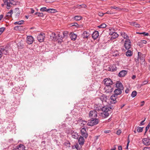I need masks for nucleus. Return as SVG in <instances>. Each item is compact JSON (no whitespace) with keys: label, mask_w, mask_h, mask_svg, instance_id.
I'll return each mask as SVG.
<instances>
[{"label":"nucleus","mask_w":150,"mask_h":150,"mask_svg":"<svg viewBox=\"0 0 150 150\" xmlns=\"http://www.w3.org/2000/svg\"><path fill=\"white\" fill-rule=\"evenodd\" d=\"M147 43V41L145 40H141V42H140V44H139V45L141 46H142V44H146Z\"/></svg>","instance_id":"nucleus-44"},{"label":"nucleus","mask_w":150,"mask_h":150,"mask_svg":"<svg viewBox=\"0 0 150 150\" xmlns=\"http://www.w3.org/2000/svg\"><path fill=\"white\" fill-rule=\"evenodd\" d=\"M57 132V130L55 129H52L51 130L50 132V133L52 134L51 136L52 138L55 137V138H56V137L57 136L55 134H56Z\"/></svg>","instance_id":"nucleus-23"},{"label":"nucleus","mask_w":150,"mask_h":150,"mask_svg":"<svg viewBox=\"0 0 150 150\" xmlns=\"http://www.w3.org/2000/svg\"><path fill=\"white\" fill-rule=\"evenodd\" d=\"M82 18V17L81 16H75L74 18V20H75L77 21H79Z\"/></svg>","instance_id":"nucleus-38"},{"label":"nucleus","mask_w":150,"mask_h":150,"mask_svg":"<svg viewBox=\"0 0 150 150\" xmlns=\"http://www.w3.org/2000/svg\"><path fill=\"white\" fill-rule=\"evenodd\" d=\"M86 7V6L85 4H82L81 5H78L76 6V8L80 9L81 8H85Z\"/></svg>","instance_id":"nucleus-35"},{"label":"nucleus","mask_w":150,"mask_h":150,"mask_svg":"<svg viewBox=\"0 0 150 150\" xmlns=\"http://www.w3.org/2000/svg\"><path fill=\"white\" fill-rule=\"evenodd\" d=\"M98 36L99 33L98 31H95L92 34V37L94 40L96 39Z\"/></svg>","instance_id":"nucleus-22"},{"label":"nucleus","mask_w":150,"mask_h":150,"mask_svg":"<svg viewBox=\"0 0 150 150\" xmlns=\"http://www.w3.org/2000/svg\"><path fill=\"white\" fill-rule=\"evenodd\" d=\"M96 99H100L103 102V100H106L107 99V96L103 95L100 98H97Z\"/></svg>","instance_id":"nucleus-34"},{"label":"nucleus","mask_w":150,"mask_h":150,"mask_svg":"<svg viewBox=\"0 0 150 150\" xmlns=\"http://www.w3.org/2000/svg\"><path fill=\"white\" fill-rule=\"evenodd\" d=\"M79 134L77 133L76 132H75L74 133H73L71 135V137L72 138L75 139H77L79 138Z\"/></svg>","instance_id":"nucleus-30"},{"label":"nucleus","mask_w":150,"mask_h":150,"mask_svg":"<svg viewBox=\"0 0 150 150\" xmlns=\"http://www.w3.org/2000/svg\"><path fill=\"white\" fill-rule=\"evenodd\" d=\"M5 4H6V8L8 9H10L11 8V3H10V2L9 1H5Z\"/></svg>","instance_id":"nucleus-29"},{"label":"nucleus","mask_w":150,"mask_h":150,"mask_svg":"<svg viewBox=\"0 0 150 150\" xmlns=\"http://www.w3.org/2000/svg\"><path fill=\"white\" fill-rule=\"evenodd\" d=\"M121 34L122 37L126 40L127 39H129V37L124 32H121Z\"/></svg>","instance_id":"nucleus-26"},{"label":"nucleus","mask_w":150,"mask_h":150,"mask_svg":"<svg viewBox=\"0 0 150 150\" xmlns=\"http://www.w3.org/2000/svg\"><path fill=\"white\" fill-rule=\"evenodd\" d=\"M122 90H123L117 88L114 90L113 94L110 97L111 103H112L115 104L117 102L116 99L117 98V96L121 94Z\"/></svg>","instance_id":"nucleus-1"},{"label":"nucleus","mask_w":150,"mask_h":150,"mask_svg":"<svg viewBox=\"0 0 150 150\" xmlns=\"http://www.w3.org/2000/svg\"><path fill=\"white\" fill-rule=\"evenodd\" d=\"M14 13H15V16L16 18L18 17L20 15L21 11L18 8H16L14 10Z\"/></svg>","instance_id":"nucleus-19"},{"label":"nucleus","mask_w":150,"mask_h":150,"mask_svg":"<svg viewBox=\"0 0 150 150\" xmlns=\"http://www.w3.org/2000/svg\"><path fill=\"white\" fill-rule=\"evenodd\" d=\"M25 147L22 144H20L19 145L16 146L15 149H18V150H25Z\"/></svg>","instance_id":"nucleus-20"},{"label":"nucleus","mask_w":150,"mask_h":150,"mask_svg":"<svg viewBox=\"0 0 150 150\" xmlns=\"http://www.w3.org/2000/svg\"><path fill=\"white\" fill-rule=\"evenodd\" d=\"M106 26V25L104 23H103L100 25L98 26V27L99 28H105Z\"/></svg>","instance_id":"nucleus-42"},{"label":"nucleus","mask_w":150,"mask_h":150,"mask_svg":"<svg viewBox=\"0 0 150 150\" xmlns=\"http://www.w3.org/2000/svg\"><path fill=\"white\" fill-rule=\"evenodd\" d=\"M113 14V13L111 11H108L106 13H104V14Z\"/></svg>","instance_id":"nucleus-54"},{"label":"nucleus","mask_w":150,"mask_h":150,"mask_svg":"<svg viewBox=\"0 0 150 150\" xmlns=\"http://www.w3.org/2000/svg\"><path fill=\"white\" fill-rule=\"evenodd\" d=\"M13 13V11L12 10H11L10 11L8 12L6 16V17L8 18L11 17Z\"/></svg>","instance_id":"nucleus-32"},{"label":"nucleus","mask_w":150,"mask_h":150,"mask_svg":"<svg viewBox=\"0 0 150 150\" xmlns=\"http://www.w3.org/2000/svg\"><path fill=\"white\" fill-rule=\"evenodd\" d=\"M1 47H0V58H1L2 56L3 53L1 51Z\"/></svg>","instance_id":"nucleus-61"},{"label":"nucleus","mask_w":150,"mask_h":150,"mask_svg":"<svg viewBox=\"0 0 150 150\" xmlns=\"http://www.w3.org/2000/svg\"><path fill=\"white\" fill-rule=\"evenodd\" d=\"M34 41L33 37L31 36H28L27 37V43L29 45L32 44Z\"/></svg>","instance_id":"nucleus-12"},{"label":"nucleus","mask_w":150,"mask_h":150,"mask_svg":"<svg viewBox=\"0 0 150 150\" xmlns=\"http://www.w3.org/2000/svg\"><path fill=\"white\" fill-rule=\"evenodd\" d=\"M110 8H111L116 9H120V8H118V7L115 6H111L110 7Z\"/></svg>","instance_id":"nucleus-58"},{"label":"nucleus","mask_w":150,"mask_h":150,"mask_svg":"<svg viewBox=\"0 0 150 150\" xmlns=\"http://www.w3.org/2000/svg\"><path fill=\"white\" fill-rule=\"evenodd\" d=\"M137 33L140 34H143L144 36H148L149 35V34L148 33H146L145 32H142L141 33H139V32Z\"/></svg>","instance_id":"nucleus-46"},{"label":"nucleus","mask_w":150,"mask_h":150,"mask_svg":"<svg viewBox=\"0 0 150 150\" xmlns=\"http://www.w3.org/2000/svg\"><path fill=\"white\" fill-rule=\"evenodd\" d=\"M130 25H132L133 26H134L136 27L137 28H140V25L139 24H137V23L134 22H131L130 23Z\"/></svg>","instance_id":"nucleus-36"},{"label":"nucleus","mask_w":150,"mask_h":150,"mask_svg":"<svg viewBox=\"0 0 150 150\" xmlns=\"http://www.w3.org/2000/svg\"><path fill=\"white\" fill-rule=\"evenodd\" d=\"M58 36L59 37L58 39H57L58 40L59 39H60L61 40H62L63 38H64L63 37L62 35H60V34H58Z\"/></svg>","instance_id":"nucleus-48"},{"label":"nucleus","mask_w":150,"mask_h":150,"mask_svg":"<svg viewBox=\"0 0 150 150\" xmlns=\"http://www.w3.org/2000/svg\"><path fill=\"white\" fill-rule=\"evenodd\" d=\"M104 132L105 133H108L111 132V131L110 130H105L104 131Z\"/></svg>","instance_id":"nucleus-62"},{"label":"nucleus","mask_w":150,"mask_h":150,"mask_svg":"<svg viewBox=\"0 0 150 150\" xmlns=\"http://www.w3.org/2000/svg\"><path fill=\"white\" fill-rule=\"evenodd\" d=\"M45 38V34L43 33H40L38 35L37 37L38 40L40 42L44 41Z\"/></svg>","instance_id":"nucleus-9"},{"label":"nucleus","mask_w":150,"mask_h":150,"mask_svg":"<svg viewBox=\"0 0 150 150\" xmlns=\"http://www.w3.org/2000/svg\"><path fill=\"white\" fill-rule=\"evenodd\" d=\"M150 127V122L149 123L147 126L146 127L145 129L146 131H148Z\"/></svg>","instance_id":"nucleus-47"},{"label":"nucleus","mask_w":150,"mask_h":150,"mask_svg":"<svg viewBox=\"0 0 150 150\" xmlns=\"http://www.w3.org/2000/svg\"><path fill=\"white\" fill-rule=\"evenodd\" d=\"M138 57L139 60L141 61L142 62V64L145 62V58L146 57L145 54H143L141 52H138Z\"/></svg>","instance_id":"nucleus-8"},{"label":"nucleus","mask_w":150,"mask_h":150,"mask_svg":"<svg viewBox=\"0 0 150 150\" xmlns=\"http://www.w3.org/2000/svg\"><path fill=\"white\" fill-rule=\"evenodd\" d=\"M143 144L146 146H149L150 145V138H144L142 140Z\"/></svg>","instance_id":"nucleus-16"},{"label":"nucleus","mask_w":150,"mask_h":150,"mask_svg":"<svg viewBox=\"0 0 150 150\" xmlns=\"http://www.w3.org/2000/svg\"><path fill=\"white\" fill-rule=\"evenodd\" d=\"M143 150H150V147H144Z\"/></svg>","instance_id":"nucleus-57"},{"label":"nucleus","mask_w":150,"mask_h":150,"mask_svg":"<svg viewBox=\"0 0 150 150\" xmlns=\"http://www.w3.org/2000/svg\"><path fill=\"white\" fill-rule=\"evenodd\" d=\"M99 122L98 119L97 118H92L90 120L88 121L87 125L89 126H93L96 125Z\"/></svg>","instance_id":"nucleus-4"},{"label":"nucleus","mask_w":150,"mask_h":150,"mask_svg":"<svg viewBox=\"0 0 150 150\" xmlns=\"http://www.w3.org/2000/svg\"><path fill=\"white\" fill-rule=\"evenodd\" d=\"M24 22V21L23 20H21L18 21V23H19V25H21Z\"/></svg>","instance_id":"nucleus-60"},{"label":"nucleus","mask_w":150,"mask_h":150,"mask_svg":"<svg viewBox=\"0 0 150 150\" xmlns=\"http://www.w3.org/2000/svg\"><path fill=\"white\" fill-rule=\"evenodd\" d=\"M81 134L83 137L86 138L88 136V134L86 129L83 128L81 130Z\"/></svg>","instance_id":"nucleus-11"},{"label":"nucleus","mask_w":150,"mask_h":150,"mask_svg":"<svg viewBox=\"0 0 150 150\" xmlns=\"http://www.w3.org/2000/svg\"><path fill=\"white\" fill-rule=\"evenodd\" d=\"M18 47L19 48L21 49L23 47V45H21V43H18Z\"/></svg>","instance_id":"nucleus-49"},{"label":"nucleus","mask_w":150,"mask_h":150,"mask_svg":"<svg viewBox=\"0 0 150 150\" xmlns=\"http://www.w3.org/2000/svg\"><path fill=\"white\" fill-rule=\"evenodd\" d=\"M103 82L105 86L108 85H111L114 84L112 80L109 78H106L104 79L103 81Z\"/></svg>","instance_id":"nucleus-7"},{"label":"nucleus","mask_w":150,"mask_h":150,"mask_svg":"<svg viewBox=\"0 0 150 150\" xmlns=\"http://www.w3.org/2000/svg\"><path fill=\"white\" fill-rule=\"evenodd\" d=\"M64 145L65 146H66L68 147H70V143L69 141H67L66 142H65Z\"/></svg>","instance_id":"nucleus-39"},{"label":"nucleus","mask_w":150,"mask_h":150,"mask_svg":"<svg viewBox=\"0 0 150 150\" xmlns=\"http://www.w3.org/2000/svg\"><path fill=\"white\" fill-rule=\"evenodd\" d=\"M143 128H144L143 127H139V126L137 127V132L139 133H140V132H142V131H143Z\"/></svg>","instance_id":"nucleus-41"},{"label":"nucleus","mask_w":150,"mask_h":150,"mask_svg":"<svg viewBox=\"0 0 150 150\" xmlns=\"http://www.w3.org/2000/svg\"><path fill=\"white\" fill-rule=\"evenodd\" d=\"M137 94V92L136 91H133L132 94H131V96L132 97L134 98L135 97Z\"/></svg>","instance_id":"nucleus-43"},{"label":"nucleus","mask_w":150,"mask_h":150,"mask_svg":"<svg viewBox=\"0 0 150 150\" xmlns=\"http://www.w3.org/2000/svg\"><path fill=\"white\" fill-rule=\"evenodd\" d=\"M82 122L81 123V125H85L87 123V121H85V120L82 121Z\"/></svg>","instance_id":"nucleus-59"},{"label":"nucleus","mask_w":150,"mask_h":150,"mask_svg":"<svg viewBox=\"0 0 150 150\" xmlns=\"http://www.w3.org/2000/svg\"><path fill=\"white\" fill-rule=\"evenodd\" d=\"M117 88L123 90L124 87L122 83L120 81H117L115 84Z\"/></svg>","instance_id":"nucleus-14"},{"label":"nucleus","mask_w":150,"mask_h":150,"mask_svg":"<svg viewBox=\"0 0 150 150\" xmlns=\"http://www.w3.org/2000/svg\"><path fill=\"white\" fill-rule=\"evenodd\" d=\"M127 73V71L126 70H122L118 74V76L120 77H123Z\"/></svg>","instance_id":"nucleus-18"},{"label":"nucleus","mask_w":150,"mask_h":150,"mask_svg":"<svg viewBox=\"0 0 150 150\" xmlns=\"http://www.w3.org/2000/svg\"><path fill=\"white\" fill-rule=\"evenodd\" d=\"M9 1L11 5H19L20 4V2H19L18 1Z\"/></svg>","instance_id":"nucleus-24"},{"label":"nucleus","mask_w":150,"mask_h":150,"mask_svg":"<svg viewBox=\"0 0 150 150\" xmlns=\"http://www.w3.org/2000/svg\"><path fill=\"white\" fill-rule=\"evenodd\" d=\"M118 150H122V146H118Z\"/></svg>","instance_id":"nucleus-64"},{"label":"nucleus","mask_w":150,"mask_h":150,"mask_svg":"<svg viewBox=\"0 0 150 150\" xmlns=\"http://www.w3.org/2000/svg\"><path fill=\"white\" fill-rule=\"evenodd\" d=\"M49 10V9H47L45 7H42V8H41L40 9V11H42V12L46 11L48 13V11L47 10Z\"/></svg>","instance_id":"nucleus-40"},{"label":"nucleus","mask_w":150,"mask_h":150,"mask_svg":"<svg viewBox=\"0 0 150 150\" xmlns=\"http://www.w3.org/2000/svg\"><path fill=\"white\" fill-rule=\"evenodd\" d=\"M110 34L111 36L110 38V40H113L117 38L118 36V35L117 34L116 32H111L110 33Z\"/></svg>","instance_id":"nucleus-13"},{"label":"nucleus","mask_w":150,"mask_h":150,"mask_svg":"<svg viewBox=\"0 0 150 150\" xmlns=\"http://www.w3.org/2000/svg\"><path fill=\"white\" fill-rule=\"evenodd\" d=\"M89 35V34L86 31H84L82 35V36L83 38H87Z\"/></svg>","instance_id":"nucleus-25"},{"label":"nucleus","mask_w":150,"mask_h":150,"mask_svg":"<svg viewBox=\"0 0 150 150\" xmlns=\"http://www.w3.org/2000/svg\"><path fill=\"white\" fill-rule=\"evenodd\" d=\"M47 11H48V13H54L57 12L56 10L53 8H49Z\"/></svg>","instance_id":"nucleus-37"},{"label":"nucleus","mask_w":150,"mask_h":150,"mask_svg":"<svg viewBox=\"0 0 150 150\" xmlns=\"http://www.w3.org/2000/svg\"><path fill=\"white\" fill-rule=\"evenodd\" d=\"M146 119V118H145L144 119V120H143V121H142L140 122V124L139 125L140 126H141V125H143L144 124L143 123L145 121Z\"/></svg>","instance_id":"nucleus-53"},{"label":"nucleus","mask_w":150,"mask_h":150,"mask_svg":"<svg viewBox=\"0 0 150 150\" xmlns=\"http://www.w3.org/2000/svg\"><path fill=\"white\" fill-rule=\"evenodd\" d=\"M78 142L79 145H83L84 144L85 139L83 137L80 136L78 139Z\"/></svg>","instance_id":"nucleus-17"},{"label":"nucleus","mask_w":150,"mask_h":150,"mask_svg":"<svg viewBox=\"0 0 150 150\" xmlns=\"http://www.w3.org/2000/svg\"><path fill=\"white\" fill-rule=\"evenodd\" d=\"M111 110L112 108L111 107L107 106H104L103 107L102 111L103 112L101 113V116L103 118H107L109 115V113L108 112L111 111Z\"/></svg>","instance_id":"nucleus-2"},{"label":"nucleus","mask_w":150,"mask_h":150,"mask_svg":"<svg viewBox=\"0 0 150 150\" xmlns=\"http://www.w3.org/2000/svg\"><path fill=\"white\" fill-rule=\"evenodd\" d=\"M1 50L3 54L7 55L8 53V50H7L6 47H1Z\"/></svg>","instance_id":"nucleus-21"},{"label":"nucleus","mask_w":150,"mask_h":150,"mask_svg":"<svg viewBox=\"0 0 150 150\" xmlns=\"http://www.w3.org/2000/svg\"><path fill=\"white\" fill-rule=\"evenodd\" d=\"M75 132H75L74 131L72 130H70L69 131V134L72 135L73 134V133H74Z\"/></svg>","instance_id":"nucleus-55"},{"label":"nucleus","mask_w":150,"mask_h":150,"mask_svg":"<svg viewBox=\"0 0 150 150\" xmlns=\"http://www.w3.org/2000/svg\"><path fill=\"white\" fill-rule=\"evenodd\" d=\"M133 55L132 52L130 50H128L126 52V55L127 57H131Z\"/></svg>","instance_id":"nucleus-27"},{"label":"nucleus","mask_w":150,"mask_h":150,"mask_svg":"<svg viewBox=\"0 0 150 150\" xmlns=\"http://www.w3.org/2000/svg\"><path fill=\"white\" fill-rule=\"evenodd\" d=\"M124 46L127 50H129L131 47V42L129 39L125 40L124 44Z\"/></svg>","instance_id":"nucleus-5"},{"label":"nucleus","mask_w":150,"mask_h":150,"mask_svg":"<svg viewBox=\"0 0 150 150\" xmlns=\"http://www.w3.org/2000/svg\"><path fill=\"white\" fill-rule=\"evenodd\" d=\"M5 29V28L4 27L0 28V35L3 33Z\"/></svg>","instance_id":"nucleus-45"},{"label":"nucleus","mask_w":150,"mask_h":150,"mask_svg":"<svg viewBox=\"0 0 150 150\" xmlns=\"http://www.w3.org/2000/svg\"><path fill=\"white\" fill-rule=\"evenodd\" d=\"M76 37L77 35L76 34L71 33L70 34V38L72 40H76Z\"/></svg>","instance_id":"nucleus-28"},{"label":"nucleus","mask_w":150,"mask_h":150,"mask_svg":"<svg viewBox=\"0 0 150 150\" xmlns=\"http://www.w3.org/2000/svg\"><path fill=\"white\" fill-rule=\"evenodd\" d=\"M114 85L113 84L112 85H108L105 86L104 88V89L105 90V92L110 93L112 92L113 90Z\"/></svg>","instance_id":"nucleus-6"},{"label":"nucleus","mask_w":150,"mask_h":150,"mask_svg":"<svg viewBox=\"0 0 150 150\" xmlns=\"http://www.w3.org/2000/svg\"><path fill=\"white\" fill-rule=\"evenodd\" d=\"M102 101L100 99H96L94 108L95 110L100 111L103 109Z\"/></svg>","instance_id":"nucleus-3"},{"label":"nucleus","mask_w":150,"mask_h":150,"mask_svg":"<svg viewBox=\"0 0 150 150\" xmlns=\"http://www.w3.org/2000/svg\"><path fill=\"white\" fill-rule=\"evenodd\" d=\"M148 81H145L142 82V84H141V86H144L146 84Z\"/></svg>","instance_id":"nucleus-51"},{"label":"nucleus","mask_w":150,"mask_h":150,"mask_svg":"<svg viewBox=\"0 0 150 150\" xmlns=\"http://www.w3.org/2000/svg\"><path fill=\"white\" fill-rule=\"evenodd\" d=\"M38 16L39 17H43L44 16V15L42 13H39Z\"/></svg>","instance_id":"nucleus-52"},{"label":"nucleus","mask_w":150,"mask_h":150,"mask_svg":"<svg viewBox=\"0 0 150 150\" xmlns=\"http://www.w3.org/2000/svg\"><path fill=\"white\" fill-rule=\"evenodd\" d=\"M21 27V26H16L14 27V29L16 30H18L20 29V28Z\"/></svg>","instance_id":"nucleus-50"},{"label":"nucleus","mask_w":150,"mask_h":150,"mask_svg":"<svg viewBox=\"0 0 150 150\" xmlns=\"http://www.w3.org/2000/svg\"><path fill=\"white\" fill-rule=\"evenodd\" d=\"M82 146L79 144L78 143H76L74 145V147H76V148L77 150H82Z\"/></svg>","instance_id":"nucleus-31"},{"label":"nucleus","mask_w":150,"mask_h":150,"mask_svg":"<svg viewBox=\"0 0 150 150\" xmlns=\"http://www.w3.org/2000/svg\"><path fill=\"white\" fill-rule=\"evenodd\" d=\"M139 59L138 58V57L137 59H135V61L137 64H138L139 63Z\"/></svg>","instance_id":"nucleus-63"},{"label":"nucleus","mask_w":150,"mask_h":150,"mask_svg":"<svg viewBox=\"0 0 150 150\" xmlns=\"http://www.w3.org/2000/svg\"><path fill=\"white\" fill-rule=\"evenodd\" d=\"M51 39L52 40H55L56 39V35L54 33H52L50 36Z\"/></svg>","instance_id":"nucleus-33"},{"label":"nucleus","mask_w":150,"mask_h":150,"mask_svg":"<svg viewBox=\"0 0 150 150\" xmlns=\"http://www.w3.org/2000/svg\"><path fill=\"white\" fill-rule=\"evenodd\" d=\"M88 114L89 117H92V118H96L97 116V112L95 110L90 111Z\"/></svg>","instance_id":"nucleus-10"},{"label":"nucleus","mask_w":150,"mask_h":150,"mask_svg":"<svg viewBox=\"0 0 150 150\" xmlns=\"http://www.w3.org/2000/svg\"><path fill=\"white\" fill-rule=\"evenodd\" d=\"M117 69V68L116 67L115 65H110L108 67V68L107 70L109 71H114L116 70Z\"/></svg>","instance_id":"nucleus-15"},{"label":"nucleus","mask_w":150,"mask_h":150,"mask_svg":"<svg viewBox=\"0 0 150 150\" xmlns=\"http://www.w3.org/2000/svg\"><path fill=\"white\" fill-rule=\"evenodd\" d=\"M98 14L99 16H103L104 15V13H103L102 12H99L98 13Z\"/></svg>","instance_id":"nucleus-56"}]
</instances>
